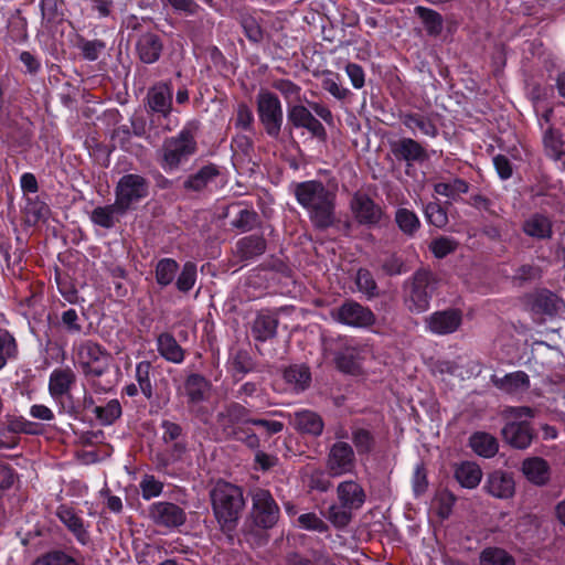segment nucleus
Listing matches in <instances>:
<instances>
[{
    "label": "nucleus",
    "mask_w": 565,
    "mask_h": 565,
    "mask_svg": "<svg viewBox=\"0 0 565 565\" xmlns=\"http://www.w3.org/2000/svg\"><path fill=\"white\" fill-rule=\"evenodd\" d=\"M337 185L324 184L320 180H308L292 185L298 204L306 210L312 226L319 231L328 230L337 222Z\"/></svg>",
    "instance_id": "nucleus-1"
},
{
    "label": "nucleus",
    "mask_w": 565,
    "mask_h": 565,
    "mask_svg": "<svg viewBox=\"0 0 565 565\" xmlns=\"http://www.w3.org/2000/svg\"><path fill=\"white\" fill-rule=\"evenodd\" d=\"M250 497L252 507L241 532L252 547H260L268 543V531L277 525L280 519V508L266 489H255Z\"/></svg>",
    "instance_id": "nucleus-2"
},
{
    "label": "nucleus",
    "mask_w": 565,
    "mask_h": 565,
    "mask_svg": "<svg viewBox=\"0 0 565 565\" xmlns=\"http://www.w3.org/2000/svg\"><path fill=\"white\" fill-rule=\"evenodd\" d=\"M200 130V122L191 120L174 136L163 140L157 150V162L160 168L172 173L186 164L199 150L196 136Z\"/></svg>",
    "instance_id": "nucleus-3"
},
{
    "label": "nucleus",
    "mask_w": 565,
    "mask_h": 565,
    "mask_svg": "<svg viewBox=\"0 0 565 565\" xmlns=\"http://www.w3.org/2000/svg\"><path fill=\"white\" fill-rule=\"evenodd\" d=\"M210 499L221 531L226 535L228 542L233 544V533L245 508L243 489L226 481H218L210 491Z\"/></svg>",
    "instance_id": "nucleus-4"
},
{
    "label": "nucleus",
    "mask_w": 565,
    "mask_h": 565,
    "mask_svg": "<svg viewBox=\"0 0 565 565\" xmlns=\"http://www.w3.org/2000/svg\"><path fill=\"white\" fill-rule=\"evenodd\" d=\"M74 361L83 375L92 382L96 392L106 391L96 380L109 372L111 354L93 340H83L73 347Z\"/></svg>",
    "instance_id": "nucleus-5"
},
{
    "label": "nucleus",
    "mask_w": 565,
    "mask_h": 565,
    "mask_svg": "<svg viewBox=\"0 0 565 565\" xmlns=\"http://www.w3.org/2000/svg\"><path fill=\"white\" fill-rule=\"evenodd\" d=\"M339 503L331 504L327 512V519L337 529L347 527L353 519V513L360 510L366 501L363 487L354 480H345L337 487Z\"/></svg>",
    "instance_id": "nucleus-6"
},
{
    "label": "nucleus",
    "mask_w": 565,
    "mask_h": 565,
    "mask_svg": "<svg viewBox=\"0 0 565 565\" xmlns=\"http://www.w3.org/2000/svg\"><path fill=\"white\" fill-rule=\"evenodd\" d=\"M438 279L430 270H417L411 281L406 303L412 312H425L438 288Z\"/></svg>",
    "instance_id": "nucleus-7"
},
{
    "label": "nucleus",
    "mask_w": 565,
    "mask_h": 565,
    "mask_svg": "<svg viewBox=\"0 0 565 565\" xmlns=\"http://www.w3.org/2000/svg\"><path fill=\"white\" fill-rule=\"evenodd\" d=\"M257 114L266 134L278 139L284 121L282 106L277 95L262 89L256 98Z\"/></svg>",
    "instance_id": "nucleus-8"
},
{
    "label": "nucleus",
    "mask_w": 565,
    "mask_h": 565,
    "mask_svg": "<svg viewBox=\"0 0 565 565\" xmlns=\"http://www.w3.org/2000/svg\"><path fill=\"white\" fill-rule=\"evenodd\" d=\"M149 192V182L140 174L122 175L115 189V202L128 212L131 206L145 199Z\"/></svg>",
    "instance_id": "nucleus-9"
},
{
    "label": "nucleus",
    "mask_w": 565,
    "mask_h": 565,
    "mask_svg": "<svg viewBox=\"0 0 565 565\" xmlns=\"http://www.w3.org/2000/svg\"><path fill=\"white\" fill-rule=\"evenodd\" d=\"M330 316L334 321L352 328H369L376 321L375 315L370 308L352 299L345 300L341 306L332 309Z\"/></svg>",
    "instance_id": "nucleus-10"
},
{
    "label": "nucleus",
    "mask_w": 565,
    "mask_h": 565,
    "mask_svg": "<svg viewBox=\"0 0 565 565\" xmlns=\"http://www.w3.org/2000/svg\"><path fill=\"white\" fill-rule=\"evenodd\" d=\"M249 409L237 402H231L223 406L216 414V425L225 439L236 437V430L244 424H249Z\"/></svg>",
    "instance_id": "nucleus-11"
},
{
    "label": "nucleus",
    "mask_w": 565,
    "mask_h": 565,
    "mask_svg": "<svg viewBox=\"0 0 565 565\" xmlns=\"http://www.w3.org/2000/svg\"><path fill=\"white\" fill-rule=\"evenodd\" d=\"M287 119L291 128H303L318 141H327L328 134L324 126L306 106L300 104L289 106Z\"/></svg>",
    "instance_id": "nucleus-12"
},
{
    "label": "nucleus",
    "mask_w": 565,
    "mask_h": 565,
    "mask_svg": "<svg viewBox=\"0 0 565 565\" xmlns=\"http://www.w3.org/2000/svg\"><path fill=\"white\" fill-rule=\"evenodd\" d=\"M530 310L536 315L550 318L556 317L565 310V301L550 289L541 288L526 296Z\"/></svg>",
    "instance_id": "nucleus-13"
},
{
    "label": "nucleus",
    "mask_w": 565,
    "mask_h": 565,
    "mask_svg": "<svg viewBox=\"0 0 565 565\" xmlns=\"http://www.w3.org/2000/svg\"><path fill=\"white\" fill-rule=\"evenodd\" d=\"M461 323L462 312L455 308L439 310L425 318L426 329L437 335L454 333Z\"/></svg>",
    "instance_id": "nucleus-14"
},
{
    "label": "nucleus",
    "mask_w": 565,
    "mask_h": 565,
    "mask_svg": "<svg viewBox=\"0 0 565 565\" xmlns=\"http://www.w3.org/2000/svg\"><path fill=\"white\" fill-rule=\"evenodd\" d=\"M327 467L332 477L351 472L355 467V456L351 445L337 441L330 448Z\"/></svg>",
    "instance_id": "nucleus-15"
},
{
    "label": "nucleus",
    "mask_w": 565,
    "mask_h": 565,
    "mask_svg": "<svg viewBox=\"0 0 565 565\" xmlns=\"http://www.w3.org/2000/svg\"><path fill=\"white\" fill-rule=\"evenodd\" d=\"M162 443L169 446L170 457L180 460L188 451L186 433L184 428L172 420L163 419L160 424Z\"/></svg>",
    "instance_id": "nucleus-16"
},
{
    "label": "nucleus",
    "mask_w": 565,
    "mask_h": 565,
    "mask_svg": "<svg viewBox=\"0 0 565 565\" xmlns=\"http://www.w3.org/2000/svg\"><path fill=\"white\" fill-rule=\"evenodd\" d=\"M151 520L159 526L179 527L186 521L184 510L172 502H156L149 509Z\"/></svg>",
    "instance_id": "nucleus-17"
},
{
    "label": "nucleus",
    "mask_w": 565,
    "mask_h": 565,
    "mask_svg": "<svg viewBox=\"0 0 565 565\" xmlns=\"http://www.w3.org/2000/svg\"><path fill=\"white\" fill-rule=\"evenodd\" d=\"M351 210L360 224L377 225L383 216V211L367 194L355 193L351 201Z\"/></svg>",
    "instance_id": "nucleus-18"
},
{
    "label": "nucleus",
    "mask_w": 565,
    "mask_h": 565,
    "mask_svg": "<svg viewBox=\"0 0 565 565\" xmlns=\"http://www.w3.org/2000/svg\"><path fill=\"white\" fill-rule=\"evenodd\" d=\"M173 89L171 84L159 82L151 86L146 96L147 106L152 113L167 118L172 110Z\"/></svg>",
    "instance_id": "nucleus-19"
},
{
    "label": "nucleus",
    "mask_w": 565,
    "mask_h": 565,
    "mask_svg": "<svg viewBox=\"0 0 565 565\" xmlns=\"http://www.w3.org/2000/svg\"><path fill=\"white\" fill-rule=\"evenodd\" d=\"M390 147L396 160L405 161L407 166H411L413 162H424L429 158L427 150L413 138L404 137L392 141Z\"/></svg>",
    "instance_id": "nucleus-20"
},
{
    "label": "nucleus",
    "mask_w": 565,
    "mask_h": 565,
    "mask_svg": "<svg viewBox=\"0 0 565 565\" xmlns=\"http://www.w3.org/2000/svg\"><path fill=\"white\" fill-rule=\"evenodd\" d=\"M501 434L504 441L515 449H526L535 436L531 424L525 420L507 423Z\"/></svg>",
    "instance_id": "nucleus-21"
},
{
    "label": "nucleus",
    "mask_w": 565,
    "mask_h": 565,
    "mask_svg": "<svg viewBox=\"0 0 565 565\" xmlns=\"http://www.w3.org/2000/svg\"><path fill=\"white\" fill-rule=\"evenodd\" d=\"M484 491L497 499H510L515 492V482L511 473L494 470L487 476Z\"/></svg>",
    "instance_id": "nucleus-22"
},
{
    "label": "nucleus",
    "mask_w": 565,
    "mask_h": 565,
    "mask_svg": "<svg viewBox=\"0 0 565 565\" xmlns=\"http://www.w3.org/2000/svg\"><path fill=\"white\" fill-rule=\"evenodd\" d=\"M56 516L81 545L85 546L90 543L92 540L87 526L73 508L65 504L60 505L56 510Z\"/></svg>",
    "instance_id": "nucleus-23"
},
{
    "label": "nucleus",
    "mask_w": 565,
    "mask_h": 565,
    "mask_svg": "<svg viewBox=\"0 0 565 565\" xmlns=\"http://www.w3.org/2000/svg\"><path fill=\"white\" fill-rule=\"evenodd\" d=\"M290 425L299 433L320 436L324 423L321 416L311 409H301L288 415Z\"/></svg>",
    "instance_id": "nucleus-24"
},
{
    "label": "nucleus",
    "mask_w": 565,
    "mask_h": 565,
    "mask_svg": "<svg viewBox=\"0 0 565 565\" xmlns=\"http://www.w3.org/2000/svg\"><path fill=\"white\" fill-rule=\"evenodd\" d=\"M267 248V242L262 234H252L239 238L234 248V256L241 262H250L262 256Z\"/></svg>",
    "instance_id": "nucleus-25"
},
{
    "label": "nucleus",
    "mask_w": 565,
    "mask_h": 565,
    "mask_svg": "<svg viewBox=\"0 0 565 565\" xmlns=\"http://www.w3.org/2000/svg\"><path fill=\"white\" fill-rule=\"evenodd\" d=\"M524 477L534 486L544 487L551 480L550 463L541 457H529L521 467Z\"/></svg>",
    "instance_id": "nucleus-26"
},
{
    "label": "nucleus",
    "mask_w": 565,
    "mask_h": 565,
    "mask_svg": "<svg viewBox=\"0 0 565 565\" xmlns=\"http://www.w3.org/2000/svg\"><path fill=\"white\" fill-rule=\"evenodd\" d=\"M136 50L139 58L143 63L152 64L160 58L163 50V43L160 35L152 32H146L139 36L136 43Z\"/></svg>",
    "instance_id": "nucleus-27"
},
{
    "label": "nucleus",
    "mask_w": 565,
    "mask_h": 565,
    "mask_svg": "<svg viewBox=\"0 0 565 565\" xmlns=\"http://www.w3.org/2000/svg\"><path fill=\"white\" fill-rule=\"evenodd\" d=\"M76 382L75 372L66 366L55 369L49 380V392L53 398H60L70 393Z\"/></svg>",
    "instance_id": "nucleus-28"
},
{
    "label": "nucleus",
    "mask_w": 565,
    "mask_h": 565,
    "mask_svg": "<svg viewBox=\"0 0 565 565\" xmlns=\"http://www.w3.org/2000/svg\"><path fill=\"white\" fill-rule=\"evenodd\" d=\"M40 9L42 25L46 30H55L65 20L64 0H41Z\"/></svg>",
    "instance_id": "nucleus-29"
},
{
    "label": "nucleus",
    "mask_w": 565,
    "mask_h": 565,
    "mask_svg": "<svg viewBox=\"0 0 565 565\" xmlns=\"http://www.w3.org/2000/svg\"><path fill=\"white\" fill-rule=\"evenodd\" d=\"M522 231L535 239H550L553 236V224L547 216L535 213L523 222Z\"/></svg>",
    "instance_id": "nucleus-30"
},
{
    "label": "nucleus",
    "mask_w": 565,
    "mask_h": 565,
    "mask_svg": "<svg viewBox=\"0 0 565 565\" xmlns=\"http://www.w3.org/2000/svg\"><path fill=\"white\" fill-rule=\"evenodd\" d=\"M157 350L168 362L180 364L183 362L185 351L170 332H162L157 337Z\"/></svg>",
    "instance_id": "nucleus-31"
},
{
    "label": "nucleus",
    "mask_w": 565,
    "mask_h": 565,
    "mask_svg": "<svg viewBox=\"0 0 565 565\" xmlns=\"http://www.w3.org/2000/svg\"><path fill=\"white\" fill-rule=\"evenodd\" d=\"M278 318L269 312H260L252 326V334L256 341L265 342L276 337Z\"/></svg>",
    "instance_id": "nucleus-32"
},
{
    "label": "nucleus",
    "mask_w": 565,
    "mask_h": 565,
    "mask_svg": "<svg viewBox=\"0 0 565 565\" xmlns=\"http://www.w3.org/2000/svg\"><path fill=\"white\" fill-rule=\"evenodd\" d=\"M491 381L495 387L509 394L524 392L530 387V377L523 371L512 372L503 377L493 375Z\"/></svg>",
    "instance_id": "nucleus-33"
},
{
    "label": "nucleus",
    "mask_w": 565,
    "mask_h": 565,
    "mask_svg": "<svg viewBox=\"0 0 565 565\" xmlns=\"http://www.w3.org/2000/svg\"><path fill=\"white\" fill-rule=\"evenodd\" d=\"M126 213V211L120 209L119 205L114 202L109 205L95 207L92 211L89 218L95 225L109 230L119 222V216H122Z\"/></svg>",
    "instance_id": "nucleus-34"
},
{
    "label": "nucleus",
    "mask_w": 565,
    "mask_h": 565,
    "mask_svg": "<svg viewBox=\"0 0 565 565\" xmlns=\"http://www.w3.org/2000/svg\"><path fill=\"white\" fill-rule=\"evenodd\" d=\"M402 124L411 131L419 130L424 136L435 138L438 135V128L434 121L419 113H405L401 115Z\"/></svg>",
    "instance_id": "nucleus-35"
},
{
    "label": "nucleus",
    "mask_w": 565,
    "mask_h": 565,
    "mask_svg": "<svg viewBox=\"0 0 565 565\" xmlns=\"http://www.w3.org/2000/svg\"><path fill=\"white\" fill-rule=\"evenodd\" d=\"M471 449L483 458H492L499 450V444L494 436L486 431L473 433L469 438Z\"/></svg>",
    "instance_id": "nucleus-36"
},
{
    "label": "nucleus",
    "mask_w": 565,
    "mask_h": 565,
    "mask_svg": "<svg viewBox=\"0 0 565 565\" xmlns=\"http://www.w3.org/2000/svg\"><path fill=\"white\" fill-rule=\"evenodd\" d=\"M284 379L292 391L303 392L311 383L310 369L305 364L290 365L285 370Z\"/></svg>",
    "instance_id": "nucleus-37"
},
{
    "label": "nucleus",
    "mask_w": 565,
    "mask_h": 565,
    "mask_svg": "<svg viewBox=\"0 0 565 565\" xmlns=\"http://www.w3.org/2000/svg\"><path fill=\"white\" fill-rule=\"evenodd\" d=\"M455 478L461 487L475 489L481 481L482 470L476 462L462 461L455 468Z\"/></svg>",
    "instance_id": "nucleus-38"
},
{
    "label": "nucleus",
    "mask_w": 565,
    "mask_h": 565,
    "mask_svg": "<svg viewBox=\"0 0 565 565\" xmlns=\"http://www.w3.org/2000/svg\"><path fill=\"white\" fill-rule=\"evenodd\" d=\"M220 170L215 164H207L202 167L198 172L188 177L183 186L190 191H202L210 182L218 177Z\"/></svg>",
    "instance_id": "nucleus-39"
},
{
    "label": "nucleus",
    "mask_w": 565,
    "mask_h": 565,
    "mask_svg": "<svg viewBox=\"0 0 565 565\" xmlns=\"http://www.w3.org/2000/svg\"><path fill=\"white\" fill-rule=\"evenodd\" d=\"M337 367L348 374H356L360 371V354L353 347H344L334 355Z\"/></svg>",
    "instance_id": "nucleus-40"
},
{
    "label": "nucleus",
    "mask_w": 565,
    "mask_h": 565,
    "mask_svg": "<svg viewBox=\"0 0 565 565\" xmlns=\"http://www.w3.org/2000/svg\"><path fill=\"white\" fill-rule=\"evenodd\" d=\"M184 387L190 402L199 403L205 399L210 383L203 375L192 373L186 377Z\"/></svg>",
    "instance_id": "nucleus-41"
},
{
    "label": "nucleus",
    "mask_w": 565,
    "mask_h": 565,
    "mask_svg": "<svg viewBox=\"0 0 565 565\" xmlns=\"http://www.w3.org/2000/svg\"><path fill=\"white\" fill-rule=\"evenodd\" d=\"M480 565H516L515 558L504 548L489 546L479 555Z\"/></svg>",
    "instance_id": "nucleus-42"
},
{
    "label": "nucleus",
    "mask_w": 565,
    "mask_h": 565,
    "mask_svg": "<svg viewBox=\"0 0 565 565\" xmlns=\"http://www.w3.org/2000/svg\"><path fill=\"white\" fill-rule=\"evenodd\" d=\"M543 143L545 153L553 160H562L565 156L564 150V141L562 139V134L554 129L553 127H548L543 137Z\"/></svg>",
    "instance_id": "nucleus-43"
},
{
    "label": "nucleus",
    "mask_w": 565,
    "mask_h": 565,
    "mask_svg": "<svg viewBox=\"0 0 565 565\" xmlns=\"http://www.w3.org/2000/svg\"><path fill=\"white\" fill-rule=\"evenodd\" d=\"M435 193L457 201L461 194L469 191V183L460 178H454L449 181L438 182L434 184Z\"/></svg>",
    "instance_id": "nucleus-44"
},
{
    "label": "nucleus",
    "mask_w": 565,
    "mask_h": 565,
    "mask_svg": "<svg viewBox=\"0 0 565 565\" xmlns=\"http://www.w3.org/2000/svg\"><path fill=\"white\" fill-rule=\"evenodd\" d=\"M231 367L233 377L237 382L255 370V362L246 350H237L231 359Z\"/></svg>",
    "instance_id": "nucleus-45"
},
{
    "label": "nucleus",
    "mask_w": 565,
    "mask_h": 565,
    "mask_svg": "<svg viewBox=\"0 0 565 565\" xmlns=\"http://www.w3.org/2000/svg\"><path fill=\"white\" fill-rule=\"evenodd\" d=\"M415 13L422 20L425 30L429 35H439L443 31V17L437 11L425 8V7H416Z\"/></svg>",
    "instance_id": "nucleus-46"
},
{
    "label": "nucleus",
    "mask_w": 565,
    "mask_h": 565,
    "mask_svg": "<svg viewBox=\"0 0 565 565\" xmlns=\"http://www.w3.org/2000/svg\"><path fill=\"white\" fill-rule=\"evenodd\" d=\"M24 214L29 224H36L41 220H45L50 214L49 205L42 201L38 195L28 196Z\"/></svg>",
    "instance_id": "nucleus-47"
},
{
    "label": "nucleus",
    "mask_w": 565,
    "mask_h": 565,
    "mask_svg": "<svg viewBox=\"0 0 565 565\" xmlns=\"http://www.w3.org/2000/svg\"><path fill=\"white\" fill-rule=\"evenodd\" d=\"M179 264L172 258H161L154 269L156 281L161 287L169 286L175 278Z\"/></svg>",
    "instance_id": "nucleus-48"
},
{
    "label": "nucleus",
    "mask_w": 565,
    "mask_h": 565,
    "mask_svg": "<svg viewBox=\"0 0 565 565\" xmlns=\"http://www.w3.org/2000/svg\"><path fill=\"white\" fill-rule=\"evenodd\" d=\"M151 370L152 364L149 361H141L137 363L135 370V379L141 393L147 399H151L153 396V385L150 377Z\"/></svg>",
    "instance_id": "nucleus-49"
},
{
    "label": "nucleus",
    "mask_w": 565,
    "mask_h": 565,
    "mask_svg": "<svg viewBox=\"0 0 565 565\" xmlns=\"http://www.w3.org/2000/svg\"><path fill=\"white\" fill-rule=\"evenodd\" d=\"M395 222L398 228L408 236H413L420 227L418 216L413 211L405 207L397 209Z\"/></svg>",
    "instance_id": "nucleus-50"
},
{
    "label": "nucleus",
    "mask_w": 565,
    "mask_h": 565,
    "mask_svg": "<svg viewBox=\"0 0 565 565\" xmlns=\"http://www.w3.org/2000/svg\"><path fill=\"white\" fill-rule=\"evenodd\" d=\"M94 413L102 425L114 424L121 416V405L118 399H110L106 406H96Z\"/></svg>",
    "instance_id": "nucleus-51"
},
{
    "label": "nucleus",
    "mask_w": 565,
    "mask_h": 565,
    "mask_svg": "<svg viewBox=\"0 0 565 565\" xmlns=\"http://www.w3.org/2000/svg\"><path fill=\"white\" fill-rule=\"evenodd\" d=\"M355 284L359 291L364 294L367 299H373L380 295L376 281L370 270L360 268L356 273Z\"/></svg>",
    "instance_id": "nucleus-52"
},
{
    "label": "nucleus",
    "mask_w": 565,
    "mask_h": 565,
    "mask_svg": "<svg viewBox=\"0 0 565 565\" xmlns=\"http://www.w3.org/2000/svg\"><path fill=\"white\" fill-rule=\"evenodd\" d=\"M17 352L18 348L13 335L7 329L0 328V370L6 366L8 360L15 358Z\"/></svg>",
    "instance_id": "nucleus-53"
},
{
    "label": "nucleus",
    "mask_w": 565,
    "mask_h": 565,
    "mask_svg": "<svg viewBox=\"0 0 565 565\" xmlns=\"http://www.w3.org/2000/svg\"><path fill=\"white\" fill-rule=\"evenodd\" d=\"M130 129L134 136L143 138L149 145H154L160 138V131L156 130L154 134L148 129V121L143 116H132L130 118Z\"/></svg>",
    "instance_id": "nucleus-54"
},
{
    "label": "nucleus",
    "mask_w": 565,
    "mask_h": 565,
    "mask_svg": "<svg viewBox=\"0 0 565 565\" xmlns=\"http://www.w3.org/2000/svg\"><path fill=\"white\" fill-rule=\"evenodd\" d=\"M352 443L354 444L358 454H370L375 446V438L373 434L364 428H356L352 433Z\"/></svg>",
    "instance_id": "nucleus-55"
},
{
    "label": "nucleus",
    "mask_w": 565,
    "mask_h": 565,
    "mask_svg": "<svg viewBox=\"0 0 565 565\" xmlns=\"http://www.w3.org/2000/svg\"><path fill=\"white\" fill-rule=\"evenodd\" d=\"M324 75H326V77L322 79V84H321L322 88L324 90H327L328 93H330L334 98H337L339 100H344L351 95V92L348 88L341 86L338 83V81H339L338 74H334L330 71H326Z\"/></svg>",
    "instance_id": "nucleus-56"
},
{
    "label": "nucleus",
    "mask_w": 565,
    "mask_h": 565,
    "mask_svg": "<svg viewBox=\"0 0 565 565\" xmlns=\"http://www.w3.org/2000/svg\"><path fill=\"white\" fill-rule=\"evenodd\" d=\"M33 565H81L73 556L63 551H52L38 557Z\"/></svg>",
    "instance_id": "nucleus-57"
},
{
    "label": "nucleus",
    "mask_w": 565,
    "mask_h": 565,
    "mask_svg": "<svg viewBox=\"0 0 565 565\" xmlns=\"http://www.w3.org/2000/svg\"><path fill=\"white\" fill-rule=\"evenodd\" d=\"M196 281V265L192 262H186L181 273L179 274L175 286L179 291L188 292L190 291Z\"/></svg>",
    "instance_id": "nucleus-58"
},
{
    "label": "nucleus",
    "mask_w": 565,
    "mask_h": 565,
    "mask_svg": "<svg viewBox=\"0 0 565 565\" xmlns=\"http://www.w3.org/2000/svg\"><path fill=\"white\" fill-rule=\"evenodd\" d=\"M105 47L106 44L102 40H86L83 36L78 39V49L87 61H96Z\"/></svg>",
    "instance_id": "nucleus-59"
},
{
    "label": "nucleus",
    "mask_w": 565,
    "mask_h": 565,
    "mask_svg": "<svg viewBox=\"0 0 565 565\" xmlns=\"http://www.w3.org/2000/svg\"><path fill=\"white\" fill-rule=\"evenodd\" d=\"M241 25L244 30L246 38L255 44H258L264 39V31L258 21L252 15H244L241 19Z\"/></svg>",
    "instance_id": "nucleus-60"
},
{
    "label": "nucleus",
    "mask_w": 565,
    "mask_h": 565,
    "mask_svg": "<svg viewBox=\"0 0 565 565\" xmlns=\"http://www.w3.org/2000/svg\"><path fill=\"white\" fill-rule=\"evenodd\" d=\"M425 216L436 227H444L448 223L447 212L438 202H429L425 206Z\"/></svg>",
    "instance_id": "nucleus-61"
},
{
    "label": "nucleus",
    "mask_w": 565,
    "mask_h": 565,
    "mask_svg": "<svg viewBox=\"0 0 565 565\" xmlns=\"http://www.w3.org/2000/svg\"><path fill=\"white\" fill-rule=\"evenodd\" d=\"M258 220V214L254 210L243 209L232 222V226L241 232H249L257 225Z\"/></svg>",
    "instance_id": "nucleus-62"
},
{
    "label": "nucleus",
    "mask_w": 565,
    "mask_h": 565,
    "mask_svg": "<svg viewBox=\"0 0 565 565\" xmlns=\"http://www.w3.org/2000/svg\"><path fill=\"white\" fill-rule=\"evenodd\" d=\"M381 269L387 276H396L406 273L404 260L396 254H388L381 259Z\"/></svg>",
    "instance_id": "nucleus-63"
},
{
    "label": "nucleus",
    "mask_w": 565,
    "mask_h": 565,
    "mask_svg": "<svg viewBox=\"0 0 565 565\" xmlns=\"http://www.w3.org/2000/svg\"><path fill=\"white\" fill-rule=\"evenodd\" d=\"M323 555L319 551H312L311 556L307 557L298 552H289L285 557L286 565H319L323 561Z\"/></svg>",
    "instance_id": "nucleus-64"
}]
</instances>
